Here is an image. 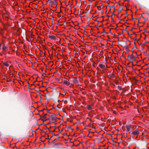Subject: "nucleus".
<instances>
[{"label": "nucleus", "mask_w": 149, "mask_h": 149, "mask_svg": "<svg viewBox=\"0 0 149 149\" xmlns=\"http://www.w3.org/2000/svg\"><path fill=\"white\" fill-rule=\"evenodd\" d=\"M50 119V118H48V119H46V120H49Z\"/></svg>", "instance_id": "39"}, {"label": "nucleus", "mask_w": 149, "mask_h": 149, "mask_svg": "<svg viewBox=\"0 0 149 149\" xmlns=\"http://www.w3.org/2000/svg\"><path fill=\"white\" fill-rule=\"evenodd\" d=\"M40 119L41 120V119H42V116H40Z\"/></svg>", "instance_id": "34"}, {"label": "nucleus", "mask_w": 149, "mask_h": 149, "mask_svg": "<svg viewBox=\"0 0 149 149\" xmlns=\"http://www.w3.org/2000/svg\"><path fill=\"white\" fill-rule=\"evenodd\" d=\"M76 129L77 130H78L79 129V127H77V128H76Z\"/></svg>", "instance_id": "45"}, {"label": "nucleus", "mask_w": 149, "mask_h": 149, "mask_svg": "<svg viewBox=\"0 0 149 149\" xmlns=\"http://www.w3.org/2000/svg\"><path fill=\"white\" fill-rule=\"evenodd\" d=\"M87 108L88 110H91L92 109V107L90 105H88L87 106Z\"/></svg>", "instance_id": "16"}, {"label": "nucleus", "mask_w": 149, "mask_h": 149, "mask_svg": "<svg viewBox=\"0 0 149 149\" xmlns=\"http://www.w3.org/2000/svg\"><path fill=\"white\" fill-rule=\"evenodd\" d=\"M63 82L65 84L67 85L68 86H69L70 84V83L69 82V81H67L66 80H64L63 81Z\"/></svg>", "instance_id": "7"}, {"label": "nucleus", "mask_w": 149, "mask_h": 149, "mask_svg": "<svg viewBox=\"0 0 149 149\" xmlns=\"http://www.w3.org/2000/svg\"><path fill=\"white\" fill-rule=\"evenodd\" d=\"M118 88L119 89V90H121V87L120 86H118Z\"/></svg>", "instance_id": "23"}, {"label": "nucleus", "mask_w": 149, "mask_h": 149, "mask_svg": "<svg viewBox=\"0 0 149 149\" xmlns=\"http://www.w3.org/2000/svg\"><path fill=\"white\" fill-rule=\"evenodd\" d=\"M134 56L133 55V54H132L131 55H128V58H130V57H134Z\"/></svg>", "instance_id": "20"}, {"label": "nucleus", "mask_w": 149, "mask_h": 149, "mask_svg": "<svg viewBox=\"0 0 149 149\" xmlns=\"http://www.w3.org/2000/svg\"><path fill=\"white\" fill-rule=\"evenodd\" d=\"M41 120H42L44 122V121H45V120H43V119H41Z\"/></svg>", "instance_id": "49"}, {"label": "nucleus", "mask_w": 149, "mask_h": 149, "mask_svg": "<svg viewBox=\"0 0 149 149\" xmlns=\"http://www.w3.org/2000/svg\"><path fill=\"white\" fill-rule=\"evenodd\" d=\"M6 47L4 45L2 49L3 51H5L6 49Z\"/></svg>", "instance_id": "18"}, {"label": "nucleus", "mask_w": 149, "mask_h": 149, "mask_svg": "<svg viewBox=\"0 0 149 149\" xmlns=\"http://www.w3.org/2000/svg\"><path fill=\"white\" fill-rule=\"evenodd\" d=\"M148 32L147 30L146 29H144V32Z\"/></svg>", "instance_id": "29"}, {"label": "nucleus", "mask_w": 149, "mask_h": 149, "mask_svg": "<svg viewBox=\"0 0 149 149\" xmlns=\"http://www.w3.org/2000/svg\"><path fill=\"white\" fill-rule=\"evenodd\" d=\"M71 130H72V131H73L74 130V129H73L71 128Z\"/></svg>", "instance_id": "58"}, {"label": "nucleus", "mask_w": 149, "mask_h": 149, "mask_svg": "<svg viewBox=\"0 0 149 149\" xmlns=\"http://www.w3.org/2000/svg\"><path fill=\"white\" fill-rule=\"evenodd\" d=\"M35 87H36V86H34V88H32L31 89H32V90H34V89H35Z\"/></svg>", "instance_id": "50"}, {"label": "nucleus", "mask_w": 149, "mask_h": 149, "mask_svg": "<svg viewBox=\"0 0 149 149\" xmlns=\"http://www.w3.org/2000/svg\"><path fill=\"white\" fill-rule=\"evenodd\" d=\"M130 62L132 63V66H134V65L133 64V62L132 61H131Z\"/></svg>", "instance_id": "35"}, {"label": "nucleus", "mask_w": 149, "mask_h": 149, "mask_svg": "<svg viewBox=\"0 0 149 149\" xmlns=\"http://www.w3.org/2000/svg\"><path fill=\"white\" fill-rule=\"evenodd\" d=\"M50 128H48V130H49V131H50Z\"/></svg>", "instance_id": "55"}, {"label": "nucleus", "mask_w": 149, "mask_h": 149, "mask_svg": "<svg viewBox=\"0 0 149 149\" xmlns=\"http://www.w3.org/2000/svg\"><path fill=\"white\" fill-rule=\"evenodd\" d=\"M140 23V22H139V21H138V23L137 24V25L138 26L139 25V24Z\"/></svg>", "instance_id": "41"}, {"label": "nucleus", "mask_w": 149, "mask_h": 149, "mask_svg": "<svg viewBox=\"0 0 149 149\" xmlns=\"http://www.w3.org/2000/svg\"><path fill=\"white\" fill-rule=\"evenodd\" d=\"M140 40V39H135V40H136L137 41H138L139 40Z\"/></svg>", "instance_id": "27"}, {"label": "nucleus", "mask_w": 149, "mask_h": 149, "mask_svg": "<svg viewBox=\"0 0 149 149\" xmlns=\"http://www.w3.org/2000/svg\"><path fill=\"white\" fill-rule=\"evenodd\" d=\"M33 85H34V84H31V86H33Z\"/></svg>", "instance_id": "51"}, {"label": "nucleus", "mask_w": 149, "mask_h": 149, "mask_svg": "<svg viewBox=\"0 0 149 149\" xmlns=\"http://www.w3.org/2000/svg\"><path fill=\"white\" fill-rule=\"evenodd\" d=\"M108 76L110 77V78H113L114 77V74H109L108 75Z\"/></svg>", "instance_id": "13"}, {"label": "nucleus", "mask_w": 149, "mask_h": 149, "mask_svg": "<svg viewBox=\"0 0 149 149\" xmlns=\"http://www.w3.org/2000/svg\"><path fill=\"white\" fill-rule=\"evenodd\" d=\"M53 134V136H58L59 135V134H56V135H55V134Z\"/></svg>", "instance_id": "21"}, {"label": "nucleus", "mask_w": 149, "mask_h": 149, "mask_svg": "<svg viewBox=\"0 0 149 149\" xmlns=\"http://www.w3.org/2000/svg\"><path fill=\"white\" fill-rule=\"evenodd\" d=\"M100 6H97V8L99 10H100V9H99V8H100Z\"/></svg>", "instance_id": "48"}, {"label": "nucleus", "mask_w": 149, "mask_h": 149, "mask_svg": "<svg viewBox=\"0 0 149 149\" xmlns=\"http://www.w3.org/2000/svg\"><path fill=\"white\" fill-rule=\"evenodd\" d=\"M144 35H145V37L144 38V39L145 40V39H146V37H147V36L145 34H144Z\"/></svg>", "instance_id": "25"}, {"label": "nucleus", "mask_w": 149, "mask_h": 149, "mask_svg": "<svg viewBox=\"0 0 149 149\" xmlns=\"http://www.w3.org/2000/svg\"><path fill=\"white\" fill-rule=\"evenodd\" d=\"M134 29V28H133V27L132 28V29L130 30V31H132Z\"/></svg>", "instance_id": "33"}, {"label": "nucleus", "mask_w": 149, "mask_h": 149, "mask_svg": "<svg viewBox=\"0 0 149 149\" xmlns=\"http://www.w3.org/2000/svg\"><path fill=\"white\" fill-rule=\"evenodd\" d=\"M62 130H63V129H62V130H61V131H59V133H61L62 132Z\"/></svg>", "instance_id": "31"}, {"label": "nucleus", "mask_w": 149, "mask_h": 149, "mask_svg": "<svg viewBox=\"0 0 149 149\" xmlns=\"http://www.w3.org/2000/svg\"><path fill=\"white\" fill-rule=\"evenodd\" d=\"M71 81L75 84H77L78 83V81L77 80V78L76 77L73 78L71 80Z\"/></svg>", "instance_id": "4"}, {"label": "nucleus", "mask_w": 149, "mask_h": 149, "mask_svg": "<svg viewBox=\"0 0 149 149\" xmlns=\"http://www.w3.org/2000/svg\"><path fill=\"white\" fill-rule=\"evenodd\" d=\"M119 42H120V44L123 47H125V46L126 45L127 42L125 41H118Z\"/></svg>", "instance_id": "3"}, {"label": "nucleus", "mask_w": 149, "mask_h": 149, "mask_svg": "<svg viewBox=\"0 0 149 149\" xmlns=\"http://www.w3.org/2000/svg\"><path fill=\"white\" fill-rule=\"evenodd\" d=\"M26 81L27 82V83H28V85H29V82L27 80Z\"/></svg>", "instance_id": "52"}, {"label": "nucleus", "mask_w": 149, "mask_h": 149, "mask_svg": "<svg viewBox=\"0 0 149 149\" xmlns=\"http://www.w3.org/2000/svg\"><path fill=\"white\" fill-rule=\"evenodd\" d=\"M67 135V133H65V132L63 134V136H64V135Z\"/></svg>", "instance_id": "36"}, {"label": "nucleus", "mask_w": 149, "mask_h": 149, "mask_svg": "<svg viewBox=\"0 0 149 149\" xmlns=\"http://www.w3.org/2000/svg\"><path fill=\"white\" fill-rule=\"evenodd\" d=\"M33 63V65H32V67H33V66L34 64L33 63Z\"/></svg>", "instance_id": "53"}, {"label": "nucleus", "mask_w": 149, "mask_h": 149, "mask_svg": "<svg viewBox=\"0 0 149 149\" xmlns=\"http://www.w3.org/2000/svg\"><path fill=\"white\" fill-rule=\"evenodd\" d=\"M50 118L51 120H56V117L53 115H52L50 116Z\"/></svg>", "instance_id": "10"}, {"label": "nucleus", "mask_w": 149, "mask_h": 149, "mask_svg": "<svg viewBox=\"0 0 149 149\" xmlns=\"http://www.w3.org/2000/svg\"><path fill=\"white\" fill-rule=\"evenodd\" d=\"M97 22H98V24L100 22H101L100 21H97Z\"/></svg>", "instance_id": "47"}, {"label": "nucleus", "mask_w": 149, "mask_h": 149, "mask_svg": "<svg viewBox=\"0 0 149 149\" xmlns=\"http://www.w3.org/2000/svg\"><path fill=\"white\" fill-rule=\"evenodd\" d=\"M126 17H127L128 16V15L127 14V13H126L125 14Z\"/></svg>", "instance_id": "28"}, {"label": "nucleus", "mask_w": 149, "mask_h": 149, "mask_svg": "<svg viewBox=\"0 0 149 149\" xmlns=\"http://www.w3.org/2000/svg\"><path fill=\"white\" fill-rule=\"evenodd\" d=\"M101 17H102V18H104V16H102Z\"/></svg>", "instance_id": "64"}, {"label": "nucleus", "mask_w": 149, "mask_h": 149, "mask_svg": "<svg viewBox=\"0 0 149 149\" xmlns=\"http://www.w3.org/2000/svg\"><path fill=\"white\" fill-rule=\"evenodd\" d=\"M126 127L127 128L126 131L127 132H129L130 130L133 128V127L132 125H126Z\"/></svg>", "instance_id": "1"}, {"label": "nucleus", "mask_w": 149, "mask_h": 149, "mask_svg": "<svg viewBox=\"0 0 149 149\" xmlns=\"http://www.w3.org/2000/svg\"><path fill=\"white\" fill-rule=\"evenodd\" d=\"M139 134V132L137 129H136L135 131H133L132 132V134L134 135H138Z\"/></svg>", "instance_id": "8"}, {"label": "nucleus", "mask_w": 149, "mask_h": 149, "mask_svg": "<svg viewBox=\"0 0 149 149\" xmlns=\"http://www.w3.org/2000/svg\"><path fill=\"white\" fill-rule=\"evenodd\" d=\"M112 20L113 21V18H111Z\"/></svg>", "instance_id": "54"}, {"label": "nucleus", "mask_w": 149, "mask_h": 149, "mask_svg": "<svg viewBox=\"0 0 149 149\" xmlns=\"http://www.w3.org/2000/svg\"><path fill=\"white\" fill-rule=\"evenodd\" d=\"M47 115V114L46 113V114H45L44 115V116H43V118H46V117L45 116H46Z\"/></svg>", "instance_id": "22"}, {"label": "nucleus", "mask_w": 149, "mask_h": 149, "mask_svg": "<svg viewBox=\"0 0 149 149\" xmlns=\"http://www.w3.org/2000/svg\"><path fill=\"white\" fill-rule=\"evenodd\" d=\"M46 139H48L50 140L51 139V138H46Z\"/></svg>", "instance_id": "40"}, {"label": "nucleus", "mask_w": 149, "mask_h": 149, "mask_svg": "<svg viewBox=\"0 0 149 149\" xmlns=\"http://www.w3.org/2000/svg\"><path fill=\"white\" fill-rule=\"evenodd\" d=\"M142 49L143 50L144 49V48L143 47L142 48Z\"/></svg>", "instance_id": "59"}, {"label": "nucleus", "mask_w": 149, "mask_h": 149, "mask_svg": "<svg viewBox=\"0 0 149 149\" xmlns=\"http://www.w3.org/2000/svg\"><path fill=\"white\" fill-rule=\"evenodd\" d=\"M141 17H142V18H143L144 19H145V21H144V22H143V24H144L145 23V22H146V21L147 20V19H146V18H144V17L142 15H141Z\"/></svg>", "instance_id": "12"}, {"label": "nucleus", "mask_w": 149, "mask_h": 149, "mask_svg": "<svg viewBox=\"0 0 149 149\" xmlns=\"http://www.w3.org/2000/svg\"><path fill=\"white\" fill-rule=\"evenodd\" d=\"M26 40L28 41H29V40L27 38H26Z\"/></svg>", "instance_id": "44"}, {"label": "nucleus", "mask_w": 149, "mask_h": 149, "mask_svg": "<svg viewBox=\"0 0 149 149\" xmlns=\"http://www.w3.org/2000/svg\"><path fill=\"white\" fill-rule=\"evenodd\" d=\"M41 141L42 142H44V141Z\"/></svg>", "instance_id": "60"}, {"label": "nucleus", "mask_w": 149, "mask_h": 149, "mask_svg": "<svg viewBox=\"0 0 149 149\" xmlns=\"http://www.w3.org/2000/svg\"><path fill=\"white\" fill-rule=\"evenodd\" d=\"M1 44H0V48H1Z\"/></svg>", "instance_id": "61"}, {"label": "nucleus", "mask_w": 149, "mask_h": 149, "mask_svg": "<svg viewBox=\"0 0 149 149\" xmlns=\"http://www.w3.org/2000/svg\"><path fill=\"white\" fill-rule=\"evenodd\" d=\"M68 129H71V126H70L69 127H68Z\"/></svg>", "instance_id": "42"}, {"label": "nucleus", "mask_w": 149, "mask_h": 149, "mask_svg": "<svg viewBox=\"0 0 149 149\" xmlns=\"http://www.w3.org/2000/svg\"><path fill=\"white\" fill-rule=\"evenodd\" d=\"M109 32H111V29H110V30H109Z\"/></svg>", "instance_id": "62"}, {"label": "nucleus", "mask_w": 149, "mask_h": 149, "mask_svg": "<svg viewBox=\"0 0 149 149\" xmlns=\"http://www.w3.org/2000/svg\"><path fill=\"white\" fill-rule=\"evenodd\" d=\"M148 42H149V41H146L143 44V45H145Z\"/></svg>", "instance_id": "24"}, {"label": "nucleus", "mask_w": 149, "mask_h": 149, "mask_svg": "<svg viewBox=\"0 0 149 149\" xmlns=\"http://www.w3.org/2000/svg\"><path fill=\"white\" fill-rule=\"evenodd\" d=\"M138 61H137V62H136V64L135 65H137V66H138V65H137V63H138Z\"/></svg>", "instance_id": "37"}, {"label": "nucleus", "mask_w": 149, "mask_h": 149, "mask_svg": "<svg viewBox=\"0 0 149 149\" xmlns=\"http://www.w3.org/2000/svg\"><path fill=\"white\" fill-rule=\"evenodd\" d=\"M127 59L130 61H131V60H132V62L134 61H135L136 59V57H135V56L131 57L130 58H128Z\"/></svg>", "instance_id": "6"}, {"label": "nucleus", "mask_w": 149, "mask_h": 149, "mask_svg": "<svg viewBox=\"0 0 149 149\" xmlns=\"http://www.w3.org/2000/svg\"><path fill=\"white\" fill-rule=\"evenodd\" d=\"M47 36L51 39L55 41H57L58 40V39L55 36L49 35Z\"/></svg>", "instance_id": "2"}, {"label": "nucleus", "mask_w": 149, "mask_h": 149, "mask_svg": "<svg viewBox=\"0 0 149 149\" xmlns=\"http://www.w3.org/2000/svg\"><path fill=\"white\" fill-rule=\"evenodd\" d=\"M99 66L102 69H104L105 68V65L102 64H99Z\"/></svg>", "instance_id": "9"}, {"label": "nucleus", "mask_w": 149, "mask_h": 149, "mask_svg": "<svg viewBox=\"0 0 149 149\" xmlns=\"http://www.w3.org/2000/svg\"><path fill=\"white\" fill-rule=\"evenodd\" d=\"M124 47L125 48V49H128V47L127 44H126V46H125V47Z\"/></svg>", "instance_id": "19"}, {"label": "nucleus", "mask_w": 149, "mask_h": 149, "mask_svg": "<svg viewBox=\"0 0 149 149\" xmlns=\"http://www.w3.org/2000/svg\"><path fill=\"white\" fill-rule=\"evenodd\" d=\"M123 10V8L122 6H120L118 10V12L119 14L121 12V11Z\"/></svg>", "instance_id": "11"}, {"label": "nucleus", "mask_w": 149, "mask_h": 149, "mask_svg": "<svg viewBox=\"0 0 149 149\" xmlns=\"http://www.w3.org/2000/svg\"><path fill=\"white\" fill-rule=\"evenodd\" d=\"M43 111H44V109L42 110H40V111H39V112H43Z\"/></svg>", "instance_id": "30"}, {"label": "nucleus", "mask_w": 149, "mask_h": 149, "mask_svg": "<svg viewBox=\"0 0 149 149\" xmlns=\"http://www.w3.org/2000/svg\"><path fill=\"white\" fill-rule=\"evenodd\" d=\"M60 138V137H58V138H57V139H55L54 141H52L51 143V144H52V143H54V141H55V140H58V139Z\"/></svg>", "instance_id": "14"}, {"label": "nucleus", "mask_w": 149, "mask_h": 149, "mask_svg": "<svg viewBox=\"0 0 149 149\" xmlns=\"http://www.w3.org/2000/svg\"><path fill=\"white\" fill-rule=\"evenodd\" d=\"M128 35H129V36H131L132 34H128Z\"/></svg>", "instance_id": "56"}, {"label": "nucleus", "mask_w": 149, "mask_h": 149, "mask_svg": "<svg viewBox=\"0 0 149 149\" xmlns=\"http://www.w3.org/2000/svg\"><path fill=\"white\" fill-rule=\"evenodd\" d=\"M29 37H30V38H32V36H31V37H30V36H29Z\"/></svg>", "instance_id": "63"}, {"label": "nucleus", "mask_w": 149, "mask_h": 149, "mask_svg": "<svg viewBox=\"0 0 149 149\" xmlns=\"http://www.w3.org/2000/svg\"><path fill=\"white\" fill-rule=\"evenodd\" d=\"M132 19H133V20H138V21H139L140 19V18H132Z\"/></svg>", "instance_id": "17"}, {"label": "nucleus", "mask_w": 149, "mask_h": 149, "mask_svg": "<svg viewBox=\"0 0 149 149\" xmlns=\"http://www.w3.org/2000/svg\"><path fill=\"white\" fill-rule=\"evenodd\" d=\"M40 91V88H38V90L37 91Z\"/></svg>", "instance_id": "38"}, {"label": "nucleus", "mask_w": 149, "mask_h": 149, "mask_svg": "<svg viewBox=\"0 0 149 149\" xmlns=\"http://www.w3.org/2000/svg\"><path fill=\"white\" fill-rule=\"evenodd\" d=\"M146 14L148 15L149 16V14H148L147 12H146Z\"/></svg>", "instance_id": "32"}, {"label": "nucleus", "mask_w": 149, "mask_h": 149, "mask_svg": "<svg viewBox=\"0 0 149 149\" xmlns=\"http://www.w3.org/2000/svg\"><path fill=\"white\" fill-rule=\"evenodd\" d=\"M125 31H126V32H127V34H129V32H128V31L127 30H126L125 29Z\"/></svg>", "instance_id": "26"}, {"label": "nucleus", "mask_w": 149, "mask_h": 149, "mask_svg": "<svg viewBox=\"0 0 149 149\" xmlns=\"http://www.w3.org/2000/svg\"><path fill=\"white\" fill-rule=\"evenodd\" d=\"M118 3V5H119L120 6H120H120V4L119 3H118H118Z\"/></svg>", "instance_id": "43"}, {"label": "nucleus", "mask_w": 149, "mask_h": 149, "mask_svg": "<svg viewBox=\"0 0 149 149\" xmlns=\"http://www.w3.org/2000/svg\"><path fill=\"white\" fill-rule=\"evenodd\" d=\"M109 7L110 8V9H111V8H113L114 9V11L112 13V15L111 16V18H113L112 17V16L113 15H115V14L114 13V12L116 11V9L114 6V5H113L112 6H109Z\"/></svg>", "instance_id": "5"}, {"label": "nucleus", "mask_w": 149, "mask_h": 149, "mask_svg": "<svg viewBox=\"0 0 149 149\" xmlns=\"http://www.w3.org/2000/svg\"><path fill=\"white\" fill-rule=\"evenodd\" d=\"M101 26L102 27H104V25L102 24Z\"/></svg>", "instance_id": "46"}, {"label": "nucleus", "mask_w": 149, "mask_h": 149, "mask_svg": "<svg viewBox=\"0 0 149 149\" xmlns=\"http://www.w3.org/2000/svg\"><path fill=\"white\" fill-rule=\"evenodd\" d=\"M3 64L4 65H5L6 66L8 67L9 66V65L8 63L7 62H5Z\"/></svg>", "instance_id": "15"}, {"label": "nucleus", "mask_w": 149, "mask_h": 149, "mask_svg": "<svg viewBox=\"0 0 149 149\" xmlns=\"http://www.w3.org/2000/svg\"><path fill=\"white\" fill-rule=\"evenodd\" d=\"M149 63H148V64H145V65H147Z\"/></svg>", "instance_id": "57"}]
</instances>
